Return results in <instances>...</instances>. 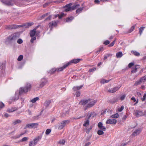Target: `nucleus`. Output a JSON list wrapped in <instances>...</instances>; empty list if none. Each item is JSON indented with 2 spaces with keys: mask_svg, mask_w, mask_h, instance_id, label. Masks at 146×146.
<instances>
[{
  "mask_svg": "<svg viewBox=\"0 0 146 146\" xmlns=\"http://www.w3.org/2000/svg\"><path fill=\"white\" fill-rule=\"evenodd\" d=\"M18 37L19 36L17 35V34L14 33L8 37L7 38V40L9 41H14L16 40Z\"/></svg>",
  "mask_w": 146,
  "mask_h": 146,
  "instance_id": "7",
  "label": "nucleus"
},
{
  "mask_svg": "<svg viewBox=\"0 0 146 146\" xmlns=\"http://www.w3.org/2000/svg\"><path fill=\"white\" fill-rule=\"evenodd\" d=\"M105 79H102L100 81V82L102 84H104L105 83Z\"/></svg>",
  "mask_w": 146,
  "mask_h": 146,
  "instance_id": "61",
  "label": "nucleus"
},
{
  "mask_svg": "<svg viewBox=\"0 0 146 146\" xmlns=\"http://www.w3.org/2000/svg\"><path fill=\"white\" fill-rule=\"evenodd\" d=\"M116 40V39L115 38L114 40L110 44L108 45V46L109 47L113 46L114 45Z\"/></svg>",
  "mask_w": 146,
  "mask_h": 146,
  "instance_id": "36",
  "label": "nucleus"
},
{
  "mask_svg": "<svg viewBox=\"0 0 146 146\" xmlns=\"http://www.w3.org/2000/svg\"><path fill=\"white\" fill-rule=\"evenodd\" d=\"M74 19V17L71 16L67 18L66 19V22H71Z\"/></svg>",
  "mask_w": 146,
  "mask_h": 146,
  "instance_id": "21",
  "label": "nucleus"
},
{
  "mask_svg": "<svg viewBox=\"0 0 146 146\" xmlns=\"http://www.w3.org/2000/svg\"><path fill=\"white\" fill-rule=\"evenodd\" d=\"M31 85L29 83H27L24 87H21L20 88L19 93L20 94H21L27 93L30 91L31 89Z\"/></svg>",
  "mask_w": 146,
  "mask_h": 146,
  "instance_id": "2",
  "label": "nucleus"
},
{
  "mask_svg": "<svg viewBox=\"0 0 146 146\" xmlns=\"http://www.w3.org/2000/svg\"><path fill=\"white\" fill-rule=\"evenodd\" d=\"M110 42L109 41L107 40H106L104 42V44L106 45H107L110 43Z\"/></svg>",
  "mask_w": 146,
  "mask_h": 146,
  "instance_id": "52",
  "label": "nucleus"
},
{
  "mask_svg": "<svg viewBox=\"0 0 146 146\" xmlns=\"http://www.w3.org/2000/svg\"><path fill=\"white\" fill-rule=\"evenodd\" d=\"M36 29H34L30 31L29 33L31 37H33L34 36L35 34L37 35V32H36Z\"/></svg>",
  "mask_w": 146,
  "mask_h": 146,
  "instance_id": "18",
  "label": "nucleus"
},
{
  "mask_svg": "<svg viewBox=\"0 0 146 146\" xmlns=\"http://www.w3.org/2000/svg\"><path fill=\"white\" fill-rule=\"evenodd\" d=\"M51 19V16L50 15L47 18L45 19V20H50Z\"/></svg>",
  "mask_w": 146,
  "mask_h": 146,
  "instance_id": "59",
  "label": "nucleus"
},
{
  "mask_svg": "<svg viewBox=\"0 0 146 146\" xmlns=\"http://www.w3.org/2000/svg\"><path fill=\"white\" fill-rule=\"evenodd\" d=\"M98 126L100 129L104 131H106V129L105 127L103 126V124L102 122H99L98 124Z\"/></svg>",
  "mask_w": 146,
  "mask_h": 146,
  "instance_id": "16",
  "label": "nucleus"
},
{
  "mask_svg": "<svg viewBox=\"0 0 146 146\" xmlns=\"http://www.w3.org/2000/svg\"><path fill=\"white\" fill-rule=\"evenodd\" d=\"M100 1H99V0H95L94 1V2L95 3L97 4H99L100 3Z\"/></svg>",
  "mask_w": 146,
  "mask_h": 146,
  "instance_id": "57",
  "label": "nucleus"
},
{
  "mask_svg": "<svg viewBox=\"0 0 146 146\" xmlns=\"http://www.w3.org/2000/svg\"><path fill=\"white\" fill-rule=\"evenodd\" d=\"M57 25V22L55 21H52L49 23L48 25L50 28H52L56 27Z\"/></svg>",
  "mask_w": 146,
  "mask_h": 146,
  "instance_id": "15",
  "label": "nucleus"
},
{
  "mask_svg": "<svg viewBox=\"0 0 146 146\" xmlns=\"http://www.w3.org/2000/svg\"><path fill=\"white\" fill-rule=\"evenodd\" d=\"M91 144V143L90 142H88L86 143L85 145L84 146H89Z\"/></svg>",
  "mask_w": 146,
  "mask_h": 146,
  "instance_id": "63",
  "label": "nucleus"
},
{
  "mask_svg": "<svg viewBox=\"0 0 146 146\" xmlns=\"http://www.w3.org/2000/svg\"><path fill=\"white\" fill-rule=\"evenodd\" d=\"M51 101L50 100L46 101L44 103V105L46 107H48L51 103Z\"/></svg>",
  "mask_w": 146,
  "mask_h": 146,
  "instance_id": "30",
  "label": "nucleus"
},
{
  "mask_svg": "<svg viewBox=\"0 0 146 146\" xmlns=\"http://www.w3.org/2000/svg\"><path fill=\"white\" fill-rule=\"evenodd\" d=\"M145 28V27H141L139 28V33L140 35L142 34Z\"/></svg>",
  "mask_w": 146,
  "mask_h": 146,
  "instance_id": "32",
  "label": "nucleus"
},
{
  "mask_svg": "<svg viewBox=\"0 0 146 146\" xmlns=\"http://www.w3.org/2000/svg\"><path fill=\"white\" fill-rule=\"evenodd\" d=\"M65 141L64 139L60 140L58 142V143L60 145H64Z\"/></svg>",
  "mask_w": 146,
  "mask_h": 146,
  "instance_id": "34",
  "label": "nucleus"
},
{
  "mask_svg": "<svg viewBox=\"0 0 146 146\" xmlns=\"http://www.w3.org/2000/svg\"><path fill=\"white\" fill-rule=\"evenodd\" d=\"M140 68V66L138 65H136L132 68L131 73H134L137 72V69Z\"/></svg>",
  "mask_w": 146,
  "mask_h": 146,
  "instance_id": "13",
  "label": "nucleus"
},
{
  "mask_svg": "<svg viewBox=\"0 0 146 146\" xmlns=\"http://www.w3.org/2000/svg\"><path fill=\"white\" fill-rule=\"evenodd\" d=\"M119 116L118 114V113H116L111 115L110 117L111 118H117Z\"/></svg>",
  "mask_w": 146,
  "mask_h": 146,
  "instance_id": "31",
  "label": "nucleus"
},
{
  "mask_svg": "<svg viewBox=\"0 0 146 146\" xmlns=\"http://www.w3.org/2000/svg\"><path fill=\"white\" fill-rule=\"evenodd\" d=\"M17 110V108H16L14 107V108H9L7 109V111L9 113H10L11 112H13L14 111H15Z\"/></svg>",
  "mask_w": 146,
  "mask_h": 146,
  "instance_id": "20",
  "label": "nucleus"
},
{
  "mask_svg": "<svg viewBox=\"0 0 146 146\" xmlns=\"http://www.w3.org/2000/svg\"><path fill=\"white\" fill-rule=\"evenodd\" d=\"M49 14V13H45L43 15H42V16L41 17L42 19L44 18L46 16L48 15Z\"/></svg>",
  "mask_w": 146,
  "mask_h": 146,
  "instance_id": "51",
  "label": "nucleus"
},
{
  "mask_svg": "<svg viewBox=\"0 0 146 146\" xmlns=\"http://www.w3.org/2000/svg\"><path fill=\"white\" fill-rule=\"evenodd\" d=\"M82 87H83L82 86H76V87H77L76 88H77V90H79L81 88H82Z\"/></svg>",
  "mask_w": 146,
  "mask_h": 146,
  "instance_id": "64",
  "label": "nucleus"
},
{
  "mask_svg": "<svg viewBox=\"0 0 146 146\" xmlns=\"http://www.w3.org/2000/svg\"><path fill=\"white\" fill-rule=\"evenodd\" d=\"M39 100V98L38 97L32 99L31 100V102L33 103H34L36 101L38 100Z\"/></svg>",
  "mask_w": 146,
  "mask_h": 146,
  "instance_id": "37",
  "label": "nucleus"
},
{
  "mask_svg": "<svg viewBox=\"0 0 146 146\" xmlns=\"http://www.w3.org/2000/svg\"><path fill=\"white\" fill-rule=\"evenodd\" d=\"M23 56L22 55H20L19 56L17 59V60L19 61H21L23 59Z\"/></svg>",
  "mask_w": 146,
  "mask_h": 146,
  "instance_id": "45",
  "label": "nucleus"
},
{
  "mask_svg": "<svg viewBox=\"0 0 146 146\" xmlns=\"http://www.w3.org/2000/svg\"><path fill=\"white\" fill-rule=\"evenodd\" d=\"M117 122V120L115 119H108L106 122V124L115 125Z\"/></svg>",
  "mask_w": 146,
  "mask_h": 146,
  "instance_id": "10",
  "label": "nucleus"
},
{
  "mask_svg": "<svg viewBox=\"0 0 146 146\" xmlns=\"http://www.w3.org/2000/svg\"><path fill=\"white\" fill-rule=\"evenodd\" d=\"M125 95H123L120 97V99L122 100H123L125 97Z\"/></svg>",
  "mask_w": 146,
  "mask_h": 146,
  "instance_id": "56",
  "label": "nucleus"
},
{
  "mask_svg": "<svg viewBox=\"0 0 146 146\" xmlns=\"http://www.w3.org/2000/svg\"><path fill=\"white\" fill-rule=\"evenodd\" d=\"M38 125V124L37 123H33L27 124L25 126V128H36Z\"/></svg>",
  "mask_w": 146,
  "mask_h": 146,
  "instance_id": "3",
  "label": "nucleus"
},
{
  "mask_svg": "<svg viewBox=\"0 0 146 146\" xmlns=\"http://www.w3.org/2000/svg\"><path fill=\"white\" fill-rule=\"evenodd\" d=\"M131 52L135 56H138L140 55V53L136 51H132Z\"/></svg>",
  "mask_w": 146,
  "mask_h": 146,
  "instance_id": "27",
  "label": "nucleus"
},
{
  "mask_svg": "<svg viewBox=\"0 0 146 146\" xmlns=\"http://www.w3.org/2000/svg\"><path fill=\"white\" fill-rule=\"evenodd\" d=\"M111 54H105L104 55V60L106 59L108 57L111 56Z\"/></svg>",
  "mask_w": 146,
  "mask_h": 146,
  "instance_id": "33",
  "label": "nucleus"
},
{
  "mask_svg": "<svg viewBox=\"0 0 146 146\" xmlns=\"http://www.w3.org/2000/svg\"><path fill=\"white\" fill-rule=\"evenodd\" d=\"M103 131L101 130H98L97 131V133L99 135H101L104 134V133Z\"/></svg>",
  "mask_w": 146,
  "mask_h": 146,
  "instance_id": "38",
  "label": "nucleus"
},
{
  "mask_svg": "<svg viewBox=\"0 0 146 146\" xmlns=\"http://www.w3.org/2000/svg\"><path fill=\"white\" fill-rule=\"evenodd\" d=\"M124 107L123 106H121L120 108H119L118 110V111L119 112H121L124 109Z\"/></svg>",
  "mask_w": 146,
  "mask_h": 146,
  "instance_id": "47",
  "label": "nucleus"
},
{
  "mask_svg": "<svg viewBox=\"0 0 146 146\" xmlns=\"http://www.w3.org/2000/svg\"><path fill=\"white\" fill-rule=\"evenodd\" d=\"M135 28V26L133 25L131 27V28L129 30L127 33H130L132 32L134 29Z\"/></svg>",
  "mask_w": 146,
  "mask_h": 146,
  "instance_id": "29",
  "label": "nucleus"
},
{
  "mask_svg": "<svg viewBox=\"0 0 146 146\" xmlns=\"http://www.w3.org/2000/svg\"><path fill=\"white\" fill-rule=\"evenodd\" d=\"M120 86L115 87L113 88L108 90V91L109 92L114 93L117 91L120 88Z\"/></svg>",
  "mask_w": 146,
  "mask_h": 146,
  "instance_id": "11",
  "label": "nucleus"
},
{
  "mask_svg": "<svg viewBox=\"0 0 146 146\" xmlns=\"http://www.w3.org/2000/svg\"><path fill=\"white\" fill-rule=\"evenodd\" d=\"M146 98V93L144 94L143 98H141V100L142 101H144Z\"/></svg>",
  "mask_w": 146,
  "mask_h": 146,
  "instance_id": "44",
  "label": "nucleus"
},
{
  "mask_svg": "<svg viewBox=\"0 0 146 146\" xmlns=\"http://www.w3.org/2000/svg\"><path fill=\"white\" fill-rule=\"evenodd\" d=\"M69 122V121L68 120L63 121L61 123H59L58 126V128L59 129H62L65 126L66 123Z\"/></svg>",
  "mask_w": 146,
  "mask_h": 146,
  "instance_id": "4",
  "label": "nucleus"
},
{
  "mask_svg": "<svg viewBox=\"0 0 146 146\" xmlns=\"http://www.w3.org/2000/svg\"><path fill=\"white\" fill-rule=\"evenodd\" d=\"M25 133V132L22 133L20 134L19 135L13 136V138L15 139L19 138L23 135Z\"/></svg>",
  "mask_w": 146,
  "mask_h": 146,
  "instance_id": "24",
  "label": "nucleus"
},
{
  "mask_svg": "<svg viewBox=\"0 0 146 146\" xmlns=\"http://www.w3.org/2000/svg\"><path fill=\"white\" fill-rule=\"evenodd\" d=\"M83 10V8H80L78 9L76 11V13H79L80 12L82 11Z\"/></svg>",
  "mask_w": 146,
  "mask_h": 146,
  "instance_id": "40",
  "label": "nucleus"
},
{
  "mask_svg": "<svg viewBox=\"0 0 146 146\" xmlns=\"http://www.w3.org/2000/svg\"><path fill=\"white\" fill-rule=\"evenodd\" d=\"M110 0H100V1L102 3L105 2H109Z\"/></svg>",
  "mask_w": 146,
  "mask_h": 146,
  "instance_id": "62",
  "label": "nucleus"
},
{
  "mask_svg": "<svg viewBox=\"0 0 146 146\" xmlns=\"http://www.w3.org/2000/svg\"><path fill=\"white\" fill-rule=\"evenodd\" d=\"M34 24L33 23H27V26L26 27L27 28H28L29 27L32 26Z\"/></svg>",
  "mask_w": 146,
  "mask_h": 146,
  "instance_id": "43",
  "label": "nucleus"
},
{
  "mask_svg": "<svg viewBox=\"0 0 146 146\" xmlns=\"http://www.w3.org/2000/svg\"><path fill=\"white\" fill-rule=\"evenodd\" d=\"M22 40L21 39H19L17 41V42L19 44H21L23 43Z\"/></svg>",
  "mask_w": 146,
  "mask_h": 146,
  "instance_id": "54",
  "label": "nucleus"
},
{
  "mask_svg": "<svg viewBox=\"0 0 146 146\" xmlns=\"http://www.w3.org/2000/svg\"><path fill=\"white\" fill-rule=\"evenodd\" d=\"M40 137H39L34 139L33 141H30L29 144V146H35L37 144L39 140Z\"/></svg>",
  "mask_w": 146,
  "mask_h": 146,
  "instance_id": "6",
  "label": "nucleus"
},
{
  "mask_svg": "<svg viewBox=\"0 0 146 146\" xmlns=\"http://www.w3.org/2000/svg\"><path fill=\"white\" fill-rule=\"evenodd\" d=\"M142 82H145L146 81V75L140 78Z\"/></svg>",
  "mask_w": 146,
  "mask_h": 146,
  "instance_id": "39",
  "label": "nucleus"
},
{
  "mask_svg": "<svg viewBox=\"0 0 146 146\" xmlns=\"http://www.w3.org/2000/svg\"><path fill=\"white\" fill-rule=\"evenodd\" d=\"M4 106V104L2 102L0 103V108H1Z\"/></svg>",
  "mask_w": 146,
  "mask_h": 146,
  "instance_id": "60",
  "label": "nucleus"
},
{
  "mask_svg": "<svg viewBox=\"0 0 146 146\" xmlns=\"http://www.w3.org/2000/svg\"><path fill=\"white\" fill-rule=\"evenodd\" d=\"M22 27V25H7L6 27V28L9 29H13Z\"/></svg>",
  "mask_w": 146,
  "mask_h": 146,
  "instance_id": "5",
  "label": "nucleus"
},
{
  "mask_svg": "<svg viewBox=\"0 0 146 146\" xmlns=\"http://www.w3.org/2000/svg\"><path fill=\"white\" fill-rule=\"evenodd\" d=\"M48 81L45 78H42L41 80V83L40 84L39 87L42 88L47 83Z\"/></svg>",
  "mask_w": 146,
  "mask_h": 146,
  "instance_id": "12",
  "label": "nucleus"
},
{
  "mask_svg": "<svg viewBox=\"0 0 146 146\" xmlns=\"http://www.w3.org/2000/svg\"><path fill=\"white\" fill-rule=\"evenodd\" d=\"M81 59L80 58L73 59L71 60L70 61L67 63L68 66L73 64H76L80 62Z\"/></svg>",
  "mask_w": 146,
  "mask_h": 146,
  "instance_id": "8",
  "label": "nucleus"
},
{
  "mask_svg": "<svg viewBox=\"0 0 146 146\" xmlns=\"http://www.w3.org/2000/svg\"><path fill=\"white\" fill-rule=\"evenodd\" d=\"M80 6V5L79 4H75L74 5L72 6L71 7L72 10H73L76 9L78 7H79Z\"/></svg>",
  "mask_w": 146,
  "mask_h": 146,
  "instance_id": "23",
  "label": "nucleus"
},
{
  "mask_svg": "<svg viewBox=\"0 0 146 146\" xmlns=\"http://www.w3.org/2000/svg\"><path fill=\"white\" fill-rule=\"evenodd\" d=\"M96 70V68H93L92 69H90L89 70V72H93L95 71Z\"/></svg>",
  "mask_w": 146,
  "mask_h": 146,
  "instance_id": "49",
  "label": "nucleus"
},
{
  "mask_svg": "<svg viewBox=\"0 0 146 146\" xmlns=\"http://www.w3.org/2000/svg\"><path fill=\"white\" fill-rule=\"evenodd\" d=\"M123 56V54L122 52L119 51L117 52L116 54V56L117 58H120Z\"/></svg>",
  "mask_w": 146,
  "mask_h": 146,
  "instance_id": "22",
  "label": "nucleus"
},
{
  "mask_svg": "<svg viewBox=\"0 0 146 146\" xmlns=\"http://www.w3.org/2000/svg\"><path fill=\"white\" fill-rule=\"evenodd\" d=\"M131 100L133 101L134 102H136V103L135 104V105L136 104H137L138 101V100H137L136 101L135 98L134 97H132L131 98Z\"/></svg>",
  "mask_w": 146,
  "mask_h": 146,
  "instance_id": "42",
  "label": "nucleus"
},
{
  "mask_svg": "<svg viewBox=\"0 0 146 146\" xmlns=\"http://www.w3.org/2000/svg\"><path fill=\"white\" fill-rule=\"evenodd\" d=\"M51 132V130L50 129H47L45 132V134L46 135H48Z\"/></svg>",
  "mask_w": 146,
  "mask_h": 146,
  "instance_id": "46",
  "label": "nucleus"
},
{
  "mask_svg": "<svg viewBox=\"0 0 146 146\" xmlns=\"http://www.w3.org/2000/svg\"><path fill=\"white\" fill-rule=\"evenodd\" d=\"M80 95V92L77 91L76 93V96L77 97H79Z\"/></svg>",
  "mask_w": 146,
  "mask_h": 146,
  "instance_id": "58",
  "label": "nucleus"
},
{
  "mask_svg": "<svg viewBox=\"0 0 146 146\" xmlns=\"http://www.w3.org/2000/svg\"><path fill=\"white\" fill-rule=\"evenodd\" d=\"M142 81L141 80L140 78L139 80L136 81L134 84V86H136L140 85L142 82Z\"/></svg>",
  "mask_w": 146,
  "mask_h": 146,
  "instance_id": "25",
  "label": "nucleus"
},
{
  "mask_svg": "<svg viewBox=\"0 0 146 146\" xmlns=\"http://www.w3.org/2000/svg\"><path fill=\"white\" fill-rule=\"evenodd\" d=\"M92 126L90 127L89 128H86V133L87 134H88L90 131L92 129Z\"/></svg>",
  "mask_w": 146,
  "mask_h": 146,
  "instance_id": "41",
  "label": "nucleus"
},
{
  "mask_svg": "<svg viewBox=\"0 0 146 146\" xmlns=\"http://www.w3.org/2000/svg\"><path fill=\"white\" fill-rule=\"evenodd\" d=\"M64 14L63 13H61L60 15L59 14V19H61L64 16Z\"/></svg>",
  "mask_w": 146,
  "mask_h": 146,
  "instance_id": "53",
  "label": "nucleus"
},
{
  "mask_svg": "<svg viewBox=\"0 0 146 146\" xmlns=\"http://www.w3.org/2000/svg\"><path fill=\"white\" fill-rule=\"evenodd\" d=\"M134 64L133 62H131L129 63L128 65L129 68H131L132 67L134 66Z\"/></svg>",
  "mask_w": 146,
  "mask_h": 146,
  "instance_id": "50",
  "label": "nucleus"
},
{
  "mask_svg": "<svg viewBox=\"0 0 146 146\" xmlns=\"http://www.w3.org/2000/svg\"><path fill=\"white\" fill-rule=\"evenodd\" d=\"M32 38L31 40V42L32 43H33L34 42V41L35 40H36V37H32Z\"/></svg>",
  "mask_w": 146,
  "mask_h": 146,
  "instance_id": "48",
  "label": "nucleus"
},
{
  "mask_svg": "<svg viewBox=\"0 0 146 146\" xmlns=\"http://www.w3.org/2000/svg\"><path fill=\"white\" fill-rule=\"evenodd\" d=\"M97 102V100L88 99L87 100H81L79 103V104L84 106L87 104L84 108V110H86L88 108H90L93 106Z\"/></svg>",
  "mask_w": 146,
  "mask_h": 146,
  "instance_id": "1",
  "label": "nucleus"
},
{
  "mask_svg": "<svg viewBox=\"0 0 146 146\" xmlns=\"http://www.w3.org/2000/svg\"><path fill=\"white\" fill-rule=\"evenodd\" d=\"M28 138L27 137H24L20 140V142H22L25 141H27L28 140Z\"/></svg>",
  "mask_w": 146,
  "mask_h": 146,
  "instance_id": "35",
  "label": "nucleus"
},
{
  "mask_svg": "<svg viewBox=\"0 0 146 146\" xmlns=\"http://www.w3.org/2000/svg\"><path fill=\"white\" fill-rule=\"evenodd\" d=\"M141 132V129H138L135 130L133 133L132 134V135L133 136H135L139 135Z\"/></svg>",
  "mask_w": 146,
  "mask_h": 146,
  "instance_id": "19",
  "label": "nucleus"
},
{
  "mask_svg": "<svg viewBox=\"0 0 146 146\" xmlns=\"http://www.w3.org/2000/svg\"><path fill=\"white\" fill-rule=\"evenodd\" d=\"M72 5V3H71L66 5L64 7V11L66 12L72 10L71 7Z\"/></svg>",
  "mask_w": 146,
  "mask_h": 146,
  "instance_id": "9",
  "label": "nucleus"
},
{
  "mask_svg": "<svg viewBox=\"0 0 146 146\" xmlns=\"http://www.w3.org/2000/svg\"><path fill=\"white\" fill-rule=\"evenodd\" d=\"M56 71H57L56 68H52L51 70V72L52 73H54Z\"/></svg>",
  "mask_w": 146,
  "mask_h": 146,
  "instance_id": "55",
  "label": "nucleus"
},
{
  "mask_svg": "<svg viewBox=\"0 0 146 146\" xmlns=\"http://www.w3.org/2000/svg\"><path fill=\"white\" fill-rule=\"evenodd\" d=\"M136 116L138 117L143 115H144V112L143 113V111L140 110H136L135 112Z\"/></svg>",
  "mask_w": 146,
  "mask_h": 146,
  "instance_id": "17",
  "label": "nucleus"
},
{
  "mask_svg": "<svg viewBox=\"0 0 146 146\" xmlns=\"http://www.w3.org/2000/svg\"><path fill=\"white\" fill-rule=\"evenodd\" d=\"M21 121L19 119H17L15 121H13V124L15 125H16L18 123H21Z\"/></svg>",
  "mask_w": 146,
  "mask_h": 146,
  "instance_id": "28",
  "label": "nucleus"
},
{
  "mask_svg": "<svg viewBox=\"0 0 146 146\" xmlns=\"http://www.w3.org/2000/svg\"><path fill=\"white\" fill-rule=\"evenodd\" d=\"M90 123V121L88 119L86 121H84V123L83 124V126L84 127H87L88 126Z\"/></svg>",
  "mask_w": 146,
  "mask_h": 146,
  "instance_id": "26",
  "label": "nucleus"
},
{
  "mask_svg": "<svg viewBox=\"0 0 146 146\" xmlns=\"http://www.w3.org/2000/svg\"><path fill=\"white\" fill-rule=\"evenodd\" d=\"M68 66L67 63L64 64L63 66L61 67L57 68L56 70L57 72H60L63 71L64 69L67 67Z\"/></svg>",
  "mask_w": 146,
  "mask_h": 146,
  "instance_id": "14",
  "label": "nucleus"
}]
</instances>
